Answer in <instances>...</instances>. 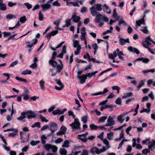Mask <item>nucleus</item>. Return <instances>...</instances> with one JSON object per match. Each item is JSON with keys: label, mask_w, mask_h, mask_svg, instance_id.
Listing matches in <instances>:
<instances>
[{"label": "nucleus", "mask_w": 155, "mask_h": 155, "mask_svg": "<svg viewBox=\"0 0 155 155\" xmlns=\"http://www.w3.org/2000/svg\"><path fill=\"white\" fill-rule=\"evenodd\" d=\"M90 10L92 16H95L94 21L98 24L99 27L102 26L104 25V22H107L109 21V19L107 17L101 14H98L94 6H92L91 8H90Z\"/></svg>", "instance_id": "f257e3e1"}, {"label": "nucleus", "mask_w": 155, "mask_h": 155, "mask_svg": "<svg viewBox=\"0 0 155 155\" xmlns=\"http://www.w3.org/2000/svg\"><path fill=\"white\" fill-rule=\"evenodd\" d=\"M54 60L51 59L49 61V63L50 65L53 67H56L57 71L54 72V69H50V70L52 73L51 76L52 77L56 75L58 73H59L63 68V65L61 61H60L61 65L58 64L57 63L54 61Z\"/></svg>", "instance_id": "f03ea898"}, {"label": "nucleus", "mask_w": 155, "mask_h": 155, "mask_svg": "<svg viewBox=\"0 0 155 155\" xmlns=\"http://www.w3.org/2000/svg\"><path fill=\"white\" fill-rule=\"evenodd\" d=\"M103 141L104 143L106 145V147L103 146L102 149H99L96 147H93L90 150L92 154L96 153L99 154L101 153L106 151L110 147V146L109 145V142L107 139H104Z\"/></svg>", "instance_id": "7ed1b4c3"}, {"label": "nucleus", "mask_w": 155, "mask_h": 155, "mask_svg": "<svg viewBox=\"0 0 155 155\" xmlns=\"http://www.w3.org/2000/svg\"><path fill=\"white\" fill-rule=\"evenodd\" d=\"M41 142L43 144L45 145L44 147L47 151L52 150L53 152H56L58 150V147L49 144H45L46 143L45 140L47 139V137L45 134H43L41 137Z\"/></svg>", "instance_id": "20e7f679"}, {"label": "nucleus", "mask_w": 155, "mask_h": 155, "mask_svg": "<svg viewBox=\"0 0 155 155\" xmlns=\"http://www.w3.org/2000/svg\"><path fill=\"white\" fill-rule=\"evenodd\" d=\"M150 12V10L146 9L144 12L143 16V18L138 21H136V25L135 26L136 29H138L139 27L140 26L141 24L144 25H145L146 24V23L145 22L144 18L146 16V14L149 13Z\"/></svg>", "instance_id": "39448f33"}, {"label": "nucleus", "mask_w": 155, "mask_h": 155, "mask_svg": "<svg viewBox=\"0 0 155 155\" xmlns=\"http://www.w3.org/2000/svg\"><path fill=\"white\" fill-rule=\"evenodd\" d=\"M88 132H86L85 133L78 134L77 136V138L83 143H85L87 142V136L88 134Z\"/></svg>", "instance_id": "423d86ee"}, {"label": "nucleus", "mask_w": 155, "mask_h": 155, "mask_svg": "<svg viewBox=\"0 0 155 155\" xmlns=\"http://www.w3.org/2000/svg\"><path fill=\"white\" fill-rule=\"evenodd\" d=\"M70 125L73 129H80V124L78 118H75L74 121L70 124Z\"/></svg>", "instance_id": "0eeeda50"}, {"label": "nucleus", "mask_w": 155, "mask_h": 155, "mask_svg": "<svg viewBox=\"0 0 155 155\" xmlns=\"http://www.w3.org/2000/svg\"><path fill=\"white\" fill-rule=\"evenodd\" d=\"M20 135V138L21 140V142L22 143L25 142L26 141H28L29 139V134H27V138L26 139L25 137L26 135V133L23 131H21L19 133Z\"/></svg>", "instance_id": "6e6552de"}, {"label": "nucleus", "mask_w": 155, "mask_h": 155, "mask_svg": "<svg viewBox=\"0 0 155 155\" xmlns=\"http://www.w3.org/2000/svg\"><path fill=\"white\" fill-rule=\"evenodd\" d=\"M50 127L49 128L51 131L52 133H54L58 129L57 124L54 122H51L49 123Z\"/></svg>", "instance_id": "1a4fd4ad"}, {"label": "nucleus", "mask_w": 155, "mask_h": 155, "mask_svg": "<svg viewBox=\"0 0 155 155\" xmlns=\"http://www.w3.org/2000/svg\"><path fill=\"white\" fill-rule=\"evenodd\" d=\"M108 91V89L107 88H105L104 89L103 91H101L95 93H91L90 94V95L91 96H97L100 95H103L107 93Z\"/></svg>", "instance_id": "9d476101"}, {"label": "nucleus", "mask_w": 155, "mask_h": 155, "mask_svg": "<svg viewBox=\"0 0 155 155\" xmlns=\"http://www.w3.org/2000/svg\"><path fill=\"white\" fill-rule=\"evenodd\" d=\"M25 112L28 119L35 118L36 116L35 113L31 110H28Z\"/></svg>", "instance_id": "9b49d317"}, {"label": "nucleus", "mask_w": 155, "mask_h": 155, "mask_svg": "<svg viewBox=\"0 0 155 155\" xmlns=\"http://www.w3.org/2000/svg\"><path fill=\"white\" fill-rule=\"evenodd\" d=\"M107 121V123L105 125V126H111L114 125L115 124V121L114 120L113 118L111 116L108 117Z\"/></svg>", "instance_id": "f8f14e48"}, {"label": "nucleus", "mask_w": 155, "mask_h": 155, "mask_svg": "<svg viewBox=\"0 0 155 155\" xmlns=\"http://www.w3.org/2000/svg\"><path fill=\"white\" fill-rule=\"evenodd\" d=\"M77 77L80 80V83L81 84L84 83L87 78L86 77V75L85 74H83L82 75H78L77 76Z\"/></svg>", "instance_id": "ddd939ff"}, {"label": "nucleus", "mask_w": 155, "mask_h": 155, "mask_svg": "<svg viewBox=\"0 0 155 155\" xmlns=\"http://www.w3.org/2000/svg\"><path fill=\"white\" fill-rule=\"evenodd\" d=\"M67 53V46L66 45H64L62 47L61 52L58 55V57L62 58L64 54H66Z\"/></svg>", "instance_id": "4468645a"}, {"label": "nucleus", "mask_w": 155, "mask_h": 155, "mask_svg": "<svg viewBox=\"0 0 155 155\" xmlns=\"http://www.w3.org/2000/svg\"><path fill=\"white\" fill-rule=\"evenodd\" d=\"M126 114L124 112L121 114L120 115L118 116L117 117V120L120 123H122L125 120V118L124 117L126 116Z\"/></svg>", "instance_id": "2eb2a0df"}, {"label": "nucleus", "mask_w": 155, "mask_h": 155, "mask_svg": "<svg viewBox=\"0 0 155 155\" xmlns=\"http://www.w3.org/2000/svg\"><path fill=\"white\" fill-rule=\"evenodd\" d=\"M21 116L17 118V120H18L21 121L22 122H25V120L24 119H25L26 118L25 115H26V113L25 112H21Z\"/></svg>", "instance_id": "dca6fc26"}, {"label": "nucleus", "mask_w": 155, "mask_h": 155, "mask_svg": "<svg viewBox=\"0 0 155 155\" xmlns=\"http://www.w3.org/2000/svg\"><path fill=\"white\" fill-rule=\"evenodd\" d=\"M119 42L120 44L122 45H125L126 43H130V41L128 38L124 39L122 38L120 39Z\"/></svg>", "instance_id": "f3484780"}, {"label": "nucleus", "mask_w": 155, "mask_h": 155, "mask_svg": "<svg viewBox=\"0 0 155 155\" xmlns=\"http://www.w3.org/2000/svg\"><path fill=\"white\" fill-rule=\"evenodd\" d=\"M127 49L130 52L136 53L137 54H138L140 53L139 51L137 49L133 48L131 46H129L128 48Z\"/></svg>", "instance_id": "a211bd4d"}, {"label": "nucleus", "mask_w": 155, "mask_h": 155, "mask_svg": "<svg viewBox=\"0 0 155 155\" xmlns=\"http://www.w3.org/2000/svg\"><path fill=\"white\" fill-rule=\"evenodd\" d=\"M103 8L104 12L108 14H110L111 13L110 9L106 4H105L103 5Z\"/></svg>", "instance_id": "6ab92c4d"}, {"label": "nucleus", "mask_w": 155, "mask_h": 155, "mask_svg": "<svg viewBox=\"0 0 155 155\" xmlns=\"http://www.w3.org/2000/svg\"><path fill=\"white\" fill-rule=\"evenodd\" d=\"M41 6L42 8V11L44 12L50 9L51 7L50 5L47 3L41 5Z\"/></svg>", "instance_id": "aec40b11"}, {"label": "nucleus", "mask_w": 155, "mask_h": 155, "mask_svg": "<svg viewBox=\"0 0 155 155\" xmlns=\"http://www.w3.org/2000/svg\"><path fill=\"white\" fill-rule=\"evenodd\" d=\"M71 19H73V21L74 22H78L80 20L81 18L79 16H78L76 15H72Z\"/></svg>", "instance_id": "412c9836"}, {"label": "nucleus", "mask_w": 155, "mask_h": 155, "mask_svg": "<svg viewBox=\"0 0 155 155\" xmlns=\"http://www.w3.org/2000/svg\"><path fill=\"white\" fill-rule=\"evenodd\" d=\"M137 61H141L143 63H147L149 62V59L147 58L141 57L136 59L135 60V62H136Z\"/></svg>", "instance_id": "4be33fe9"}, {"label": "nucleus", "mask_w": 155, "mask_h": 155, "mask_svg": "<svg viewBox=\"0 0 155 155\" xmlns=\"http://www.w3.org/2000/svg\"><path fill=\"white\" fill-rule=\"evenodd\" d=\"M152 144L151 143H150L148 144V148L150 149L151 151L153 150V148H155V140H152Z\"/></svg>", "instance_id": "5701e85b"}, {"label": "nucleus", "mask_w": 155, "mask_h": 155, "mask_svg": "<svg viewBox=\"0 0 155 155\" xmlns=\"http://www.w3.org/2000/svg\"><path fill=\"white\" fill-rule=\"evenodd\" d=\"M73 46L75 48H76L79 47V46H81V45L80 44L79 41L74 39H73Z\"/></svg>", "instance_id": "b1692460"}, {"label": "nucleus", "mask_w": 155, "mask_h": 155, "mask_svg": "<svg viewBox=\"0 0 155 155\" xmlns=\"http://www.w3.org/2000/svg\"><path fill=\"white\" fill-rule=\"evenodd\" d=\"M96 10L98 11H101L102 10L101 5L100 4H97L94 6Z\"/></svg>", "instance_id": "393cba45"}, {"label": "nucleus", "mask_w": 155, "mask_h": 155, "mask_svg": "<svg viewBox=\"0 0 155 155\" xmlns=\"http://www.w3.org/2000/svg\"><path fill=\"white\" fill-rule=\"evenodd\" d=\"M155 68L151 69L149 70H143L142 71L143 73L144 74H145L147 73L150 72L151 73H153L155 71Z\"/></svg>", "instance_id": "a878e982"}, {"label": "nucleus", "mask_w": 155, "mask_h": 155, "mask_svg": "<svg viewBox=\"0 0 155 155\" xmlns=\"http://www.w3.org/2000/svg\"><path fill=\"white\" fill-rule=\"evenodd\" d=\"M145 81V80H142L140 81V84L136 86V88L137 89V90H139L144 85Z\"/></svg>", "instance_id": "bb28decb"}, {"label": "nucleus", "mask_w": 155, "mask_h": 155, "mask_svg": "<svg viewBox=\"0 0 155 155\" xmlns=\"http://www.w3.org/2000/svg\"><path fill=\"white\" fill-rule=\"evenodd\" d=\"M45 82L43 80H41L39 82L40 86L42 90L45 91Z\"/></svg>", "instance_id": "cd10ccee"}, {"label": "nucleus", "mask_w": 155, "mask_h": 155, "mask_svg": "<svg viewBox=\"0 0 155 155\" xmlns=\"http://www.w3.org/2000/svg\"><path fill=\"white\" fill-rule=\"evenodd\" d=\"M64 42V41H63L61 42L57 46V47L55 48H54L52 46H51V48L52 50L55 51L57 48L61 47Z\"/></svg>", "instance_id": "c85d7f7f"}, {"label": "nucleus", "mask_w": 155, "mask_h": 155, "mask_svg": "<svg viewBox=\"0 0 155 155\" xmlns=\"http://www.w3.org/2000/svg\"><path fill=\"white\" fill-rule=\"evenodd\" d=\"M147 26H144L142 28L140 29V30L142 31L144 34H147L149 31L147 29Z\"/></svg>", "instance_id": "c756f323"}, {"label": "nucleus", "mask_w": 155, "mask_h": 155, "mask_svg": "<svg viewBox=\"0 0 155 155\" xmlns=\"http://www.w3.org/2000/svg\"><path fill=\"white\" fill-rule=\"evenodd\" d=\"M133 95V93L131 92L127 93H124V95L122 96V98L123 99L126 98L127 97L132 96Z\"/></svg>", "instance_id": "7c9ffc66"}, {"label": "nucleus", "mask_w": 155, "mask_h": 155, "mask_svg": "<svg viewBox=\"0 0 155 155\" xmlns=\"http://www.w3.org/2000/svg\"><path fill=\"white\" fill-rule=\"evenodd\" d=\"M71 18L70 19H67L65 21V24L64 26L63 27H68L71 25Z\"/></svg>", "instance_id": "2f4dec72"}, {"label": "nucleus", "mask_w": 155, "mask_h": 155, "mask_svg": "<svg viewBox=\"0 0 155 155\" xmlns=\"http://www.w3.org/2000/svg\"><path fill=\"white\" fill-rule=\"evenodd\" d=\"M107 118V117L106 116H103L99 118L98 120L99 123L104 122Z\"/></svg>", "instance_id": "473e14b6"}, {"label": "nucleus", "mask_w": 155, "mask_h": 155, "mask_svg": "<svg viewBox=\"0 0 155 155\" xmlns=\"http://www.w3.org/2000/svg\"><path fill=\"white\" fill-rule=\"evenodd\" d=\"M90 128L91 130H97L98 128V126L94 124H92L90 125Z\"/></svg>", "instance_id": "72a5a7b5"}, {"label": "nucleus", "mask_w": 155, "mask_h": 155, "mask_svg": "<svg viewBox=\"0 0 155 155\" xmlns=\"http://www.w3.org/2000/svg\"><path fill=\"white\" fill-rule=\"evenodd\" d=\"M16 79L20 82H24L25 83H27V81L26 79L21 78L18 77H16L15 78Z\"/></svg>", "instance_id": "f704fd0d"}, {"label": "nucleus", "mask_w": 155, "mask_h": 155, "mask_svg": "<svg viewBox=\"0 0 155 155\" xmlns=\"http://www.w3.org/2000/svg\"><path fill=\"white\" fill-rule=\"evenodd\" d=\"M69 141L68 140H65L64 142V144L62 145L63 147H69Z\"/></svg>", "instance_id": "c9c22d12"}, {"label": "nucleus", "mask_w": 155, "mask_h": 155, "mask_svg": "<svg viewBox=\"0 0 155 155\" xmlns=\"http://www.w3.org/2000/svg\"><path fill=\"white\" fill-rule=\"evenodd\" d=\"M88 117L87 115H85L83 116L81 119V121L83 122L84 124L87 123V121Z\"/></svg>", "instance_id": "e433bc0d"}, {"label": "nucleus", "mask_w": 155, "mask_h": 155, "mask_svg": "<svg viewBox=\"0 0 155 155\" xmlns=\"http://www.w3.org/2000/svg\"><path fill=\"white\" fill-rule=\"evenodd\" d=\"M107 138L109 140H111L113 139L114 136V133L113 132H111L107 134Z\"/></svg>", "instance_id": "4c0bfd02"}, {"label": "nucleus", "mask_w": 155, "mask_h": 155, "mask_svg": "<svg viewBox=\"0 0 155 155\" xmlns=\"http://www.w3.org/2000/svg\"><path fill=\"white\" fill-rule=\"evenodd\" d=\"M61 20L60 19L57 20H56L55 21H54V25H56L55 28L57 29H59V28H58V27L59 26Z\"/></svg>", "instance_id": "58836bf2"}, {"label": "nucleus", "mask_w": 155, "mask_h": 155, "mask_svg": "<svg viewBox=\"0 0 155 155\" xmlns=\"http://www.w3.org/2000/svg\"><path fill=\"white\" fill-rule=\"evenodd\" d=\"M31 73L32 72L31 70H26L22 72L21 74L22 75H25L27 74H31Z\"/></svg>", "instance_id": "ea45409f"}, {"label": "nucleus", "mask_w": 155, "mask_h": 155, "mask_svg": "<svg viewBox=\"0 0 155 155\" xmlns=\"http://www.w3.org/2000/svg\"><path fill=\"white\" fill-rule=\"evenodd\" d=\"M77 50L76 51H74V54L75 55H78L81 52V46H79V47L76 48Z\"/></svg>", "instance_id": "a19ab883"}, {"label": "nucleus", "mask_w": 155, "mask_h": 155, "mask_svg": "<svg viewBox=\"0 0 155 155\" xmlns=\"http://www.w3.org/2000/svg\"><path fill=\"white\" fill-rule=\"evenodd\" d=\"M7 9L6 5L4 3L0 6V10L2 11H5Z\"/></svg>", "instance_id": "79ce46f5"}, {"label": "nucleus", "mask_w": 155, "mask_h": 155, "mask_svg": "<svg viewBox=\"0 0 155 155\" xmlns=\"http://www.w3.org/2000/svg\"><path fill=\"white\" fill-rule=\"evenodd\" d=\"M40 143V141L39 140L36 141H34L33 140L31 142L30 144L32 146H34L36 145L38 143Z\"/></svg>", "instance_id": "37998d69"}, {"label": "nucleus", "mask_w": 155, "mask_h": 155, "mask_svg": "<svg viewBox=\"0 0 155 155\" xmlns=\"http://www.w3.org/2000/svg\"><path fill=\"white\" fill-rule=\"evenodd\" d=\"M60 152L61 155H66L67 153V151L65 149L62 148L60 149Z\"/></svg>", "instance_id": "c03bdc74"}, {"label": "nucleus", "mask_w": 155, "mask_h": 155, "mask_svg": "<svg viewBox=\"0 0 155 155\" xmlns=\"http://www.w3.org/2000/svg\"><path fill=\"white\" fill-rule=\"evenodd\" d=\"M27 20V19L25 15L21 17L20 18V20L19 21L21 23H23Z\"/></svg>", "instance_id": "a18cd8bd"}, {"label": "nucleus", "mask_w": 155, "mask_h": 155, "mask_svg": "<svg viewBox=\"0 0 155 155\" xmlns=\"http://www.w3.org/2000/svg\"><path fill=\"white\" fill-rule=\"evenodd\" d=\"M83 58L85 59H86L87 58L88 60L90 62L91 61V59L90 56L88 53H86L83 56Z\"/></svg>", "instance_id": "49530a36"}, {"label": "nucleus", "mask_w": 155, "mask_h": 155, "mask_svg": "<svg viewBox=\"0 0 155 155\" xmlns=\"http://www.w3.org/2000/svg\"><path fill=\"white\" fill-rule=\"evenodd\" d=\"M6 18L7 19H11L13 18H16V16L14 15L8 14L6 16Z\"/></svg>", "instance_id": "de8ad7c7"}, {"label": "nucleus", "mask_w": 155, "mask_h": 155, "mask_svg": "<svg viewBox=\"0 0 155 155\" xmlns=\"http://www.w3.org/2000/svg\"><path fill=\"white\" fill-rule=\"evenodd\" d=\"M39 19L41 21H42L44 19V15L41 12H39L38 15Z\"/></svg>", "instance_id": "09e8293b"}, {"label": "nucleus", "mask_w": 155, "mask_h": 155, "mask_svg": "<svg viewBox=\"0 0 155 155\" xmlns=\"http://www.w3.org/2000/svg\"><path fill=\"white\" fill-rule=\"evenodd\" d=\"M122 103V100L120 97H118L115 101L116 104L118 105H120Z\"/></svg>", "instance_id": "8fccbe9b"}, {"label": "nucleus", "mask_w": 155, "mask_h": 155, "mask_svg": "<svg viewBox=\"0 0 155 155\" xmlns=\"http://www.w3.org/2000/svg\"><path fill=\"white\" fill-rule=\"evenodd\" d=\"M120 51H119L118 48H117L116 50L114 51L113 52V54L114 55V57H116L117 56H118V54L119 52Z\"/></svg>", "instance_id": "3c124183"}, {"label": "nucleus", "mask_w": 155, "mask_h": 155, "mask_svg": "<svg viewBox=\"0 0 155 155\" xmlns=\"http://www.w3.org/2000/svg\"><path fill=\"white\" fill-rule=\"evenodd\" d=\"M60 130L64 134H65L67 130L66 128L64 126H62L60 129Z\"/></svg>", "instance_id": "603ef678"}, {"label": "nucleus", "mask_w": 155, "mask_h": 155, "mask_svg": "<svg viewBox=\"0 0 155 155\" xmlns=\"http://www.w3.org/2000/svg\"><path fill=\"white\" fill-rule=\"evenodd\" d=\"M37 127L39 128H40L41 127L40 123V122H37L35 123L31 126V127L32 128H34Z\"/></svg>", "instance_id": "864d4df0"}, {"label": "nucleus", "mask_w": 155, "mask_h": 155, "mask_svg": "<svg viewBox=\"0 0 155 155\" xmlns=\"http://www.w3.org/2000/svg\"><path fill=\"white\" fill-rule=\"evenodd\" d=\"M112 88L113 90H116L117 91V93H119L120 88L119 86H113L112 87Z\"/></svg>", "instance_id": "5fc2aeb1"}, {"label": "nucleus", "mask_w": 155, "mask_h": 155, "mask_svg": "<svg viewBox=\"0 0 155 155\" xmlns=\"http://www.w3.org/2000/svg\"><path fill=\"white\" fill-rule=\"evenodd\" d=\"M124 54H123L122 52V51H120V52H119V53L118 54V57H119V59H120L121 60L123 61L124 60V57H123L122 56H124Z\"/></svg>", "instance_id": "6e6d98bb"}, {"label": "nucleus", "mask_w": 155, "mask_h": 155, "mask_svg": "<svg viewBox=\"0 0 155 155\" xmlns=\"http://www.w3.org/2000/svg\"><path fill=\"white\" fill-rule=\"evenodd\" d=\"M20 24L19 23V21H18V22L15 25V26L13 27H9L8 28V29H9V30H12V29H14L15 28H17L18 27L20 26Z\"/></svg>", "instance_id": "4d7b16f0"}, {"label": "nucleus", "mask_w": 155, "mask_h": 155, "mask_svg": "<svg viewBox=\"0 0 155 155\" xmlns=\"http://www.w3.org/2000/svg\"><path fill=\"white\" fill-rule=\"evenodd\" d=\"M122 24H123L124 25L126 26H127V24L123 20V18L120 19L119 22V25H120Z\"/></svg>", "instance_id": "13d9d810"}, {"label": "nucleus", "mask_w": 155, "mask_h": 155, "mask_svg": "<svg viewBox=\"0 0 155 155\" xmlns=\"http://www.w3.org/2000/svg\"><path fill=\"white\" fill-rule=\"evenodd\" d=\"M67 110V109L66 108H64L62 110H61L60 109H58V114L61 115L63 114Z\"/></svg>", "instance_id": "bf43d9fd"}, {"label": "nucleus", "mask_w": 155, "mask_h": 155, "mask_svg": "<svg viewBox=\"0 0 155 155\" xmlns=\"http://www.w3.org/2000/svg\"><path fill=\"white\" fill-rule=\"evenodd\" d=\"M150 149L149 148L143 150L142 151V153L145 155H147L148 153L150 152Z\"/></svg>", "instance_id": "052dcab7"}, {"label": "nucleus", "mask_w": 155, "mask_h": 155, "mask_svg": "<svg viewBox=\"0 0 155 155\" xmlns=\"http://www.w3.org/2000/svg\"><path fill=\"white\" fill-rule=\"evenodd\" d=\"M24 5L28 9H29L32 7V5L28 2L25 3Z\"/></svg>", "instance_id": "680f3d73"}, {"label": "nucleus", "mask_w": 155, "mask_h": 155, "mask_svg": "<svg viewBox=\"0 0 155 155\" xmlns=\"http://www.w3.org/2000/svg\"><path fill=\"white\" fill-rule=\"evenodd\" d=\"M86 34L81 35L80 37V39L82 41H85L87 40L86 38Z\"/></svg>", "instance_id": "e2e57ef3"}, {"label": "nucleus", "mask_w": 155, "mask_h": 155, "mask_svg": "<svg viewBox=\"0 0 155 155\" xmlns=\"http://www.w3.org/2000/svg\"><path fill=\"white\" fill-rule=\"evenodd\" d=\"M40 118L42 122H45L47 123L48 121V120L46 119V118L44 116L40 115Z\"/></svg>", "instance_id": "0e129e2a"}, {"label": "nucleus", "mask_w": 155, "mask_h": 155, "mask_svg": "<svg viewBox=\"0 0 155 155\" xmlns=\"http://www.w3.org/2000/svg\"><path fill=\"white\" fill-rule=\"evenodd\" d=\"M17 4L16 3H13L12 2H9L8 3V6L9 7H12Z\"/></svg>", "instance_id": "69168bd1"}, {"label": "nucleus", "mask_w": 155, "mask_h": 155, "mask_svg": "<svg viewBox=\"0 0 155 155\" xmlns=\"http://www.w3.org/2000/svg\"><path fill=\"white\" fill-rule=\"evenodd\" d=\"M18 61L17 60H16L12 62L9 66V68L13 67L14 66L16 65L18 63Z\"/></svg>", "instance_id": "338daca9"}, {"label": "nucleus", "mask_w": 155, "mask_h": 155, "mask_svg": "<svg viewBox=\"0 0 155 155\" xmlns=\"http://www.w3.org/2000/svg\"><path fill=\"white\" fill-rule=\"evenodd\" d=\"M29 67L33 69H36L37 67V63H34L30 65Z\"/></svg>", "instance_id": "774afa93"}]
</instances>
